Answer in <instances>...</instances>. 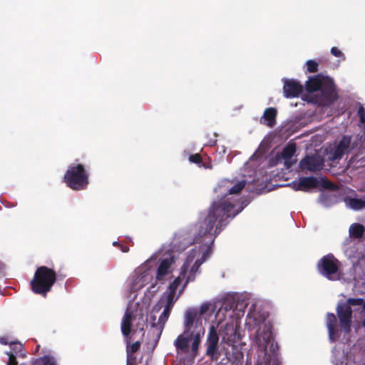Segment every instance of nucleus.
I'll return each instance as SVG.
<instances>
[{
	"label": "nucleus",
	"mask_w": 365,
	"mask_h": 365,
	"mask_svg": "<svg viewBox=\"0 0 365 365\" xmlns=\"http://www.w3.org/2000/svg\"><path fill=\"white\" fill-rule=\"evenodd\" d=\"M290 185L294 190L305 192L317 187H322L330 190H333L335 188V186L331 182L322 177L319 178L314 177L301 178L298 180L293 181Z\"/></svg>",
	"instance_id": "f8f14e48"
},
{
	"label": "nucleus",
	"mask_w": 365,
	"mask_h": 365,
	"mask_svg": "<svg viewBox=\"0 0 365 365\" xmlns=\"http://www.w3.org/2000/svg\"><path fill=\"white\" fill-rule=\"evenodd\" d=\"M326 324L329 331V339L331 342H334L337 338L336 318L334 314H327Z\"/></svg>",
	"instance_id": "6ab92c4d"
},
{
	"label": "nucleus",
	"mask_w": 365,
	"mask_h": 365,
	"mask_svg": "<svg viewBox=\"0 0 365 365\" xmlns=\"http://www.w3.org/2000/svg\"><path fill=\"white\" fill-rule=\"evenodd\" d=\"M364 232V227L359 223L351 225L349 233V237L343 244V250L345 255L351 259L352 265L355 271L365 267V255L358 251L359 240L362 237Z\"/></svg>",
	"instance_id": "6e6552de"
},
{
	"label": "nucleus",
	"mask_w": 365,
	"mask_h": 365,
	"mask_svg": "<svg viewBox=\"0 0 365 365\" xmlns=\"http://www.w3.org/2000/svg\"><path fill=\"white\" fill-rule=\"evenodd\" d=\"M247 325L249 327H257L254 338L253 346L262 351H265L267 346L272 343L273 334L272 326L267 321V315L264 312L253 310L250 308L247 316ZM273 344H272V346Z\"/></svg>",
	"instance_id": "0eeeda50"
},
{
	"label": "nucleus",
	"mask_w": 365,
	"mask_h": 365,
	"mask_svg": "<svg viewBox=\"0 0 365 365\" xmlns=\"http://www.w3.org/2000/svg\"><path fill=\"white\" fill-rule=\"evenodd\" d=\"M257 365H267V364H263V363H259Z\"/></svg>",
	"instance_id": "2f4dec72"
},
{
	"label": "nucleus",
	"mask_w": 365,
	"mask_h": 365,
	"mask_svg": "<svg viewBox=\"0 0 365 365\" xmlns=\"http://www.w3.org/2000/svg\"><path fill=\"white\" fill-rule=\"evenodd\" d=\"M67 185L73 190L85 189L88 184V175L82 165L71 166L64 175Z\"/></svg>",
	"instance_id": "9b49d317"
},
{
	"label": "nucleus",
	"mask_w": 365,
	"mask_h": 365,
	"mask_svg": "<svg viewBox=\"0 0 365 365\" xmlns=\"http://www.w3.org/2000/svg\"><path fill=\"white\" fill-rule=\"evenodd\" d=\"M339 319L340 327L342 331L347 333L350 330L351 323V314L355 312V317L359 314V323L365 327V300L363 299L350 298L346 303L339 304L336 308Z\"/></svg>",
	"instance_id": "1a4fd4ad"
},
{
	"label": "nucleus",
	"mask_w": 365,
	"mask_h": 365,
	"mask_svg": "<svg viewBox=\"0 0 365 365\" xmlns=\"http://www.w3.org/2000/svg\"><path fill=\"white\" fill-rule=\"evenodd\" d=\"M303 86L297 81L293 79H284L283 92L286 98L298 97L302 93Z\"/></svg>",
	"instance_id": "dca6fc26"
},
{
	"label": "nucleus",
	"mask_w": 365,
	"mask_h": 365,
	"mask_svg": "<svg viewBox=\"0 0 365 365\" xmlns=\"http://www.w3.org/2000/svg\"><path fill=\"white\" fill-rule=\"evenodd\" d=\"M324 160L318 155L307 156L299 163L302 170H308L311 172L318 171L322 169Z\"/></svg>",
	"instance_id": "2eb2a0df"
},
{
	"label": "nucleus",
	"mask_w": 365,
	"mask_h": 365,
	"mask_svg": "<svg viewBox=\"0 0 365 365\" xmlns=\"http://www.w3.org/2000/svg\"><path fill=\"white\" fill-rule=\"evenodd\" d=\"M0 343L2 344H9L11 351H7V365H17L16 360L17 356L21 355V351L22 349V344L20 343L11 342L6 337H0Z\"/></svg>",
	"instance_id": "4468645a"
},
{
	"label": "nucleus",
	"mask_w": 365,
	"mask_h": 365,
	"mask_svg": "<svg viewBox=\"0 0 365 365\" xmlns=\"http://www.w3.org/2000/svg\"><path fill=\"white\" fill-rule=\"evenodd\" d=\"M211 323L210 327V331L207 336V348L206 351L207 355L213 357L217 351V346L219 341V336L217 334V326L215 323L213 317L210 318V320H207Z\"/></svg>",
	"instance_id": "ddd939ff"
},
{
	"label": "nucleus",
	"mask_w": 365,
	"mask_h": 365,
	"mask_svg": "<svg viewBox=\"0 0 365 365\" xmlns=\"http://www.w3.org/2000/svg\"><path fill=\"white\" fill-rule=\"evenodd\" d=\"M336 201V196L331 191H324L320 194L319 202L324 207H330Z\"/></svg>",
	"instance_id": "4be33fe9"
},
{
	"label": "nucleus",
	"mask_w": 365,
	"mask_h": 365,
	"mask_svg": "<svg viewBox=\"0 0 365 365\" xmlns=\"http://www.w3.org/2000/svg\"><path fill=\"white\" fill-rule=\"evenodd\" d=\"M56 279V272L46 267L38 268L31 281L32 291L36 294H45L50 291Z\"/></svg>",
	"instance_id": "9d476101"
},
{
	"label": "nucleus",
	"mask_w": 365,
	"mask_h": 365,
	"mask_svg": "<svg viewBox=\"0 0 365 365\" xmlns=\"http://www.w3.org/2000/svg\"><path fill=\"white\" fill-rule=\"evenodd\" d=\"M219 152H220V153H225V148L224 146H222V147L220 148Z\"/></svg>",
	"instance_id": "7c9ffc66"
},
{
	"label": "nucleus",
	"mask_w": 365,
	"mask_h": 365,
	"mask_svg": "<svg viewBox=\"0 0 365 365\" xmlns=\"http://www.w3.org/2000/svg\"><path fill=\"white\" fill-rule=\"evenodd\" d=\"M121 250L123 252H128L129 251V248L126 246H121Z\"/></svg>",
	"instance_id": "c756f323"
},
{
	"label": "nucleus",
	"mask_w": 365,
	"mask_h": 365,
	"mask_svg": "<svg viewBox=\"0 0 365 365\" xmlns=\"http://www.w3.org/2000/svg\"><path fill=\"white\" fill-rule=\"evenodd\" d=\"M307 71L309 73L317 72L318 70V63L313 60H309L306 63Z\"/></svg>",
	"instance_id": "a878e982"
},
{
	"label": "nucleus",
	"mask_w": 365,
	"mask_h": 365,
	"mask_svg": "<svg viewBox=\"0 0 365 365\" xmlns=\"http://www.w3.org/2000/svg\"><path fill=\"white\" fill-rule=\"evenodd\" d=\"M203 306L211 307L212 311L207 312L205 321L213 317L217 326L221 343L231 346L237 343V320L244 315L245 305L243 302H236L232 299L203 303Z\"/></svg>",
	"instance_id": "7ed1b4c3"
},
{
	"label": "nucleus",
	"mask_w": 365,
	"mask_h": 365,
	"mask_svg": "<svg viewBox=\"0 0 365 365\" xmlns=\"http://www.w3.org/2000/svg\"><path fill=\"white\" fill-rule=\"evenodd\" d=\"M255 155H252V157L250 158V160H252L253 158H255Z\"/></svg>",
	"instance_id": "473e14b6"
},
{
	"label": "nucleus",
	"mask_w": 365,
	"mask_h": 365,
	"mask_svg": "<svg viewBox=\"0 0 365 365\" xmlns=\"http://www.w3.org/2000/svg\"><path fill=\"white\" fill-rule=\"evenodd\" d=\"M331 361L334 365H354V361L350 356L345 355L336 347L332 350Z\"/></svg>",
	"instance_id": "f3484780"
},
{
	"label": "nucleus",
	"mask_w": 365,
	"mask_h": 365,
	"mask_svg": "<svg viewBox=\"0 0 365 365\" xmlns=\"http://www.w3.org/2000/svg\"><path fill=\"white\" fill-rule=\"evenodd\" d=\"M358 115L361 125L365 123V108L362 106H359L358 109Z\"/></svg>",
	"instance_id": "bb28decb"
},
{
	"label": "nucleus",
	"mask_w": 365,
	"mask_h": 365,
	"mask_svg": "<svg viewBox=\"0 0 365 365\" xmlns=\"http://www.w3.org/2000/svg\"><path fill=\"white\" fill-rule=\"evenodd\" d=\"M296 152L295 145L293 144L287 145L282 150V158L287 168H289L293 164L296 163V159L294 155Z\"/></svg>",
	"instance_id": "a211bd4d"
},
{
	"label": "nucleus",
	"mask_w": 365,
	"mask_h": 365,
	"mask_svg": "<svg viewBox=\"0 0 365 365\" xmlns=\"http://www.w3.org/2000/svg\"><path fill=\"white\" fill-rule=\"evenodd\" d=\"M189 160L192 163H199L200 161V156L198 154L192 155L190 156Z\"/></svg>",
	"instance_id": "c85d7f7f"
},
{
	"label": "nucleus",
	"mask_w": 365,
	"mask_h": 365,
	"mask_svg": "<svg viewBox=\"0 0 365 365\" xmlns=\"http://www.w3.org/2000/svg\"><path fill=\"white\" fill-rule=\"evenodd\" d=\"M344 202L346 207L355 211L365 209V196L363 198L346 197Z\"/></svg>",
	"instance_id": "412c9836"
},
{
	"label": "nucleus",
	"mask_w": 365,
	"mask_h": 365,
	"mask_svg": "<svg viewBox=\"0 0 365 365\" xmlns=\"http://www.w3.org/2000/svg\"><path fill=\"white\" fill-rule=\"evenodd\" d=\"M140 344L136 341L131 346H127V364L126 365H135V358L133 354L137 351L140 348Z\"/></svg>",
	"instance_id": "5701e85b"
},
{
	"label": "nucleus",
	"mask_w": 365,
	"mask_h": 365,
	"mask_svg": "<svg viewBox=\"0 0 365 365\" xmlns=\"http://www.w3.org/2000/svg\"><path fill=\"white\" fill-rule=\"evenodd\" d=\"M165 279H165H163V281H164ZM160 282H161V284H163V280H162V281H160Z\"/></svg>",
	"instance_id": "72a5a7b5"
},
{
	"label": "nucleus",
	"mask_w": 365,
	"mask_h": 365,
	"mask_svg": "<svg viewBox=\"0 0 365 365\" xmlns=\"http://www.w3.org/2000/svg\"><path fill=\"white\" fill-rule=\"evenodd\" d=\"M302 98L321 106L330 105L337 98L333 79L320 74L310 77L306 82V93Z\"/></svg>",
	"instance_id": "39448f33"
},
{
	"label": "nucleus",
	"mask_w": 365,
	"mask_h": 365,
	"mask_svg": "<svg viewBox=\"0 0 365 365\" xmlns=\"http://www.w3.org/2000/svg\"><path fill=\"white\" fill-rule=\"evenodd\" d=\"M211 307L203 306L199 308L187 309L183 317V332L174 341L178 354H191L196 355L199 345L205 334V318Z\"/></svg>",
	"instance_id": "20e7f679"
},
{
	"label": "nucleus",
	"mask_w": 365,
	"mask_h": 365,
	"mask_svg": "<svg viewBox=\"0 0 365 365\" xmlns=\"http://www.w3.org/2000/svg\"><path fill=\"white\" fill-rule=\"evenodd\" d=\"M246 182L245 180L224 179L215 188L219 199L212 203L206 212L200 214L198 222L192 227L193 237L187 243L192 244V247L187 251L180 274L170 284L168 292L162 296L152 310L150 322L158 332H162L179 295L200 274V266L210 257L215 239L227 225L228 219L233 218L248 205L249 202L240 203L234 195L245 187Z\"/></svg>",
	"instance_id": "f257e3e1"
},
{
	"label": "nucleus",
	"mask_w": 365,
	"mask_h": 365,
	"mask_svg": "<svg viewBox=\"0 0 365 365\" xmlns=\"http://www.w3.org/2000/svg\"><path fill=\"white\" fill-rule=\"evenodd\" d=\"M331 53L336 56V57H340L343 60L345 59V56L344 55V53L336 47H332L331 49Z\"/></svg>",
	"instance_id": "cd10ccee"
},
{
	"label": "nucleus",
	"mask_w": 365,
	"mask_h": 365,
	"mask_svg": "<svg viewBox=\"0 0 365 365\" xmlns=\"http://www.w3.org/2000/svg\"><path fill=\"white\" fill-rule=\"evenodd\" d=\"M32 365H57V364L54 357L44 356L37 359Z\"/></svg>",
	"instance_id": "b1692460"
},
{
	"label": "nucleus",
	"mask_w": 365,
	"mask_h": 365,
	"mask_svg": "<svg viewBox=\"0 0 365 365\" xmlns=\"http://www.w3.org/2000/svg\"><path fill=\"white\" fill-rule=\"evenodd\" d=\"M353 269H354L353 267ZM318 269L320 274L330 280L344 279L347 282H354V287L358 291L365 292V267L354 271V275L345 277L344 274L341 275L339 261L331 255H328L322 257L318 263Z\"/></svg>",
	"instance_id": "423d86ee"
},
{
	"label": "nucleus",
	"mask_w": 365,
	"mask_h": 365,
	"mask_svg": "<svg viewBox=\"0 0 365 365\" xmlns=\"http://www.w3.org/2000/svg\"><path fill=\"white\" fill-rule=\"evenodd\" d=\"M232 347V356L234 359L235 362L240 361L243 358V352L242 351L241 347L236 344H233V345L230 346Z\"/></svg>",
	"instance_id": "393cba45"
},
{
	"label": "nucleus",
	"mask_w": 365,
	"mask_h": 365,
	"mask_svg": "<svg viewBox=\"0 0 365 365\" xmlns=\"http://www.w3.org/2000/svg\"><path fill=\"white\" fill-rule=\"evenodd\" d=\"M277 111L276 108H267L264 113L262 117L260 119V122L262 124H265L267 126L272 128L273 127L276 123V116H277Z\"/></svg>",
	"instance_id": "aec40b11"
},
{
	"label": "nucleus",
	"mask_w": 365,
	"mask_h": 365,
	"mask_svg": "<svg viewBox=\"0 0 365 365\" xmlns=\"http://www.w3.org/2000/svg\"><path fill=\"white\" fill-rule=\"evenodd\" d=\"M176 257L173 252L160 249L137 267L128 277L125 294L129 301L121 322V331L128 336L131 327H139L144 322L150 297L160 289L159 281L173 273L175 268Z\"/></svg>",
	"instance_id": "f03ea898"
}]
</instances>
